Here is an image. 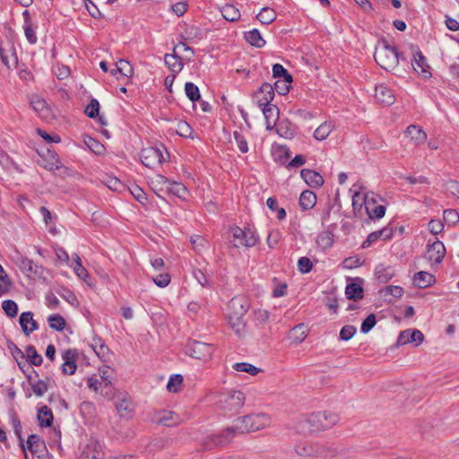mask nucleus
<instances>
[{"instance_id": "nucleus-59", "label": "nucleus", "mask_w": 459, "mask_h": 459, "mask_svg": "<svg viewBox=\"0 0 459 459\" xmlns=\"http://www.w3.org/2000/svg\"><path fill=\"white\" fill-rule=\"evenodd\" d=\"M180 51H183L186 53V56L185 58L186 60H190L191 57L194 56V50L192 48L188 47L186 44H185L184 42H179L178 44H177L174 48H173V52L174 53H178V52H180Z\"/></svg>"}, {"instance_id": "nucleus-42", "label": "nucleus", "mask_w": 459, "mask_h": 459, "mask_svg": "<svg viewBox=\"0 0 459 459\" xmlns=\"http://www.w3.org/2000/svg\"><path fill=\"white\" fill-rule=\"evenodd\" d=\"M276 12L269 7L262 8L260 13L256 15L257 20L264 24H270L276 19Z\"/></svg>"}, {"instance_id": "nucleus-54", "label": "nucleus", "mask_w": 459, "mask_h": 459, "mask_svg": "<svg viewBox=\"0 0 459 459\" xmlns=\"http://www.w3.org/2000/svg\"><path fill=\"white\" fill-rule=\"evenodd\" d=\"M11 423H12V427L13 429L14 434L19 438V440H20V442L22 444V447L23 451H25L24 445L22 444L23 443V438H22V424H21L20 420L18 419L17 416H13L12 418V420H11Z\"/></svg>"}, {"instance_id": "nucleus-30", "label": "nucleus", "mask_w": 459, "mask_h": 459, "mask_svg": "<svg viewBox=\"0 0 459 459\" xmlns=\"http://www.w3.org/2000/svg\"><path fill=\"white\" fill-rule=\"evenodd\" d=\"M375 275L379 282L385 283L394 275V271L391 266L378 264L375 269Z\"/></svg>"}, {"instance_id": "nucleus-58", "label": "nucleus", "mask_w": 459, "mask_h": 459, "mask_svg": "<svg viewBox=\"0 0 459 459\" xmlns=\"http://www.w3.org/2000/svg\"><path fill=\"white\" fill-rule=\"evenodd\" d=\"M356 332H357V329L355 326L350 325H345L342 328V330L340 332V338L342 341H349L350 339H351L354 336Z\"/></svg>"}, {"instance_id": "nucleus-23", "label": "nucleus", "mask_w": 459, "mask_h": 459, "mask_svg": "<svg viewBox=\"0 0 459 459\" xmlns=\"http://www.w3.org/2000/svg\"><path fill=\"white\" fill-rule=\"evenodd\" d=\"M155 420L167 427H172L179 422V417L171 411H161L157 413Z\"/></svg>"}, {"instance_id": "nucleus-50", "label": "nucleus", "mask_w": 459, "mask_h": 459, "mask_svg": "<svg viewBox=\"0 0 459 459\" xmlns=\"http://www.w3.org/2000/svg\"><path fill=\"white\" fill-rule=\"evenodd\" d=\"M26 355L30 364L34 366L41 365L43 359L41 355L38 354L36 348L32 345H29L26 350Z\"/></svg>"}, {"instance_id": "nucleus-46", "label": "nucleus", "mask_w": 459, "mask_h": 459, "mask_svg": "<svg viewBox=\"0 0 459 459\" xmlns=\"http://www.w3.org/2000/svg\"><path fill=\"white\" fill-rule=\"evenodd\" d=\"M183 383V377L180 374L172 375L167 384V389L170 393H178Z\"/></svg>"}, {"instance_id": "nucleus-48", "label": "nucleus", "mask_w": 459, "mask_h": 459, "mask_svg": "<svg viewBox=\"0 0 459 459\" xmlns=\"http://www.w3.org/2000/svg\"><path fill=\"white\" fill-rule=\"evenodd\" d=\"M277 134L284 138H292L294 135V131L290 126L289 122H280L275 126Z\"/></svg>"}, {"instance_id": "nucleus-16", "label": "nucleus", "mask_w": 459, "mask_h": 459, "mask_svg": "<svg viewBox=\"0 0 459 459\" xmlns=\"http://www.w3.org/2000/svg\"><path fill=\"white\" fill-rule=\"evenodd\" d=\"M363 201L370 219H381L385 216V207L384 205H375V200L370 198L368 195H364Z\"/></svg>"}, {"instance_id": "nucleus-18", "label": "nucleus", "mask_w": 459, "mask_h": 459, "mask_svg": "<svg viewBox=\"0 0 459 459\" xmlns=\"http://www.w3.org/2000/svg\"><path fill=\"white\" fill-rule=\"evenodd\" d=\"M334 230H335L334 224H329L328 228L325 230H324L320 234H318V236L316 238V244L320 248L325 250V249L330 248L333 246V244L334 242V239H333Z\"/></svg>"}, {"instance_id": "nucleus-17", "label": "nucleus", "mask_w": 459, "mask_h": 459, "mask_svg": "<svg viewBox=\"0 0 459 459\" xmlns=\"http://www.w3.org/2000/svg\"><path fill=\"white\" fill-rule=\"evenodd\" d=\"M262 108L265 118L266 129L272 130L277 125L280 110L276 105L273 104H268Z\"/></svg>"}, {"instance_id": "nucleus-15", "label": "nucleus", "mask_w": 459, "mask_h": 459, "mask_svg": "<svg viewBox=\"0 0 459 459\" xmlns=\"http://www.w3.org/2000/svg\"><path fill=\"white\" fill-rule=\"evenodd\" d=\"M19 266L20 269L29 276L33 274L38 277H42L45 272V268L42 265L35 264L28 257H22Z\"/></svg>"}, {"instance_id": "nucleus-49", "label": "nucleus", "mask_w": 459, "mask_h": 459, "mask_svg": "<svg viewBox=\"0 0 459 459\" xmlns=\"http://www.w3.org/2000/svg\"><path fill=\"white\" fill-rule=\"evenodd\" d=\"M167 190L179 198H183L187 192L186 187L182 183L171 181L169 182Z\"/></svg>"}, {"instance_id": "nucleus-3", "label": "nucleus", "mask_w": 459, "mask_h": 459, "mask_svg": "<svg viewBox=\"0 0 459 459\" xmlns=\"http://www.w3.org/2000/svg\"><path fill=\"white\" fill-rule=\"evenodd\" d=\"M248 309L249 301L246 297L236 296L228 304L229 323L238 335H241L245 331L244 316Z\"/></svg>"}, {"instance_id": "nucleus-55", "label": "nucleus", "mask_w": 459, "mask_h": 459, "mask_svg": "<svg viewBox=\"0 0 459 459\" xmlns=\"http://www.w3.org/2000/svg\"><path fill=\"white\" fill-rule=\"evenodd\" d=\"M233 135H234V139L237 143V146L239 149V151L242 153H247L248 152V144H247V142L246 138L244 137V135H242L238 131H235Z\"/></svg>"}, {"instance_id": "nucleus-1", "label": "nucleus", "mask_w": 459, "mask_h": 459, "mask_svg": "<svg viewBox=\"0 0 459 459\" xmlns=\"http://www.w3.org/2000/svg\"><path fill=\"white\" fill-rule=\"evenodd\" d=\"M271 419L264 413L250 414L237 419L234 427L227 428L221 433L207 437L203 443L205 449L223 446L229 444L237 433H248L263 429L269 426Z\"/></svg>"}, {"instance_id": "nucleus-14", "label": "nucleus", "mask_w": 459, "mask_h": 459, "mask_svg": "<svg viewBox=\"0 0 459 459\" xmlns=\"http://www.w3.org/2000/svg\"><path fill=\"white\" fill-rule=\"evenodd\" d=\"M115 407L121 417H130L134 411V404L127 394H121L117 396Z\"/></svg>"}, {"instance_id": "nucleus-56", "label": "nucleus", "mask_w": 459, "mask_h": 459, "mask_svg": "<svg viewBox=\"0 0 459 459\" xmlns=\"http://www.w3.org/2000/svg\"><path fill=\"white\" fill-rule=\"evenodd\" d=\"M376 316L374 314L368 315L362 322L360 331L363 333H368L376 325Z\"/></svg>"}, {"instance_id": "nucleus-36", "label": "nucleus", "mask_w": 459, "mask_h": 459, "mask_svg": "<svg viewBox=\"0 0 459 459\" xmlns=\"http://www.w3.org/2000/svg\"><path fill=\"white\" fill-rule=\"evenodd\" d=\"M44 163L41 165L45 169L48 170H56L61 168L62 164L57 156V154L54 152L48 151V157L43 158Z\"/></svg>"}, {"instance_id": "nucleus-26", "label": "nucleus", "mask_w": 459, "mask_h": 459, "mask_svg": "<svg viewBox=\"0 0 459 459\" xmlns=\"http://www.w3.org/2000/svg\"><path fill=\"white\" fill-rule=\"evenodd\" d=\"M405 133L416 145L421 144L427 140V134L418 126H409Z\"/></svg>"}, {"instance_id": "nucleus-11", "label": "nucleus", "mask_w": 459, "mask_h": 459, "mask_svg": "<svg viewBox=\"0 0 459 459\" xmlns=\"http://www.w3.org/2000/svg\"><path fill=\"white\" fill-rule=\"evenodd\" d=\"M274 98V90L273 87L267 82H264L261 85L257 91L254 94V100L256 104L262 108L265 105L271 104L272 100Z\"/></svg>"}, {"instance_id": "nucleus-2", "label": "nucleus", "mask_w": 459, "mask_h": 459, "mask_svg": "<svg viewBox=\"0 0 459 459\" xmlns=\"http://www.w3.org/2000/svg\"><path fill=\"white\" fill-rule=\"evenodd\" d=\"M339 420L340 417L336 413L318 411L304 416L299 420L296 428L299 433L306 435L330 429Z\"/></svg>"}, {"instance_id": "nucleus-27", "label": "nucleus", "mask_w": 459, "mask_h": 459, "mask_svg": "<svg viewBox=\"0 0 459 459\" xmlns=\"http://www.w3.org/2000/svg\"><path fill=\"white\" fill-rule=\"evenodd\" d=\"M30 103L32 108L42 117H48L49 110L45 100L39 95H32L30 98Z\"/></svg>"}, {"instance_id": "nucleus-45", "label": "nucleus", "mask_w": 459, "mask_h": 459, "mask_svg": "<svg viewBox=\"0 0 459 459\" xmlns=\"http://www.w3.org/2000/svg\"><path fill=\"white\" fill-rule=\"evenodd\" d=\"M233 368L239 372H246L251 376H255L262 371L261 368L247 362H238L233 365Z\"/></svg>"}, {"instance_id": "nucleus-60", "label": "nucleus", "mask_w": 459, "mask_h": 459, "mask_svg": "<svg viewBox=\"0 0 459 459\" xmlns=\"http://www.w3.org/2000/svg\"><path fill=\"white\" fill-rule=\"evenodd\" d=\"M299 271L302 273H307L312 269V262L307 256H302L298 261Z\"/></svg>"}, {"instance_id": "nucleus-37", "label": "nucleus", "mask_w": 459, "mask_h": 459, "mask_svg": "<svg viewBox=\"0 0 459 459\" xmlns=\"http://www.w3.org/2000/svg\"><path fill=\"white\" fill-rule=\"evenodd\" d=\"M117 73L121 74L125 77L130 78L134 74V69L128 61L120 59L117 63L116 68L111 70V74L114 75Z\"/></svg>"}, {"instance_id": "nucleus-6", "label": "nucleus", "mask_w": 459, "mask_h": 459, "mask_svg": "<svg viewBox=\"0 0 459 459\" xmlns=\"http://www.w3.org/2000/svg\"><path fill=\"white\" fill-rule=\"evenodd\" d=\"M168 157L169 153L163 145L146 147L141 152L142 163L150 169L160 165L163 161L167 160Z\"/></svg>"}, {"instance_id": "nucleus-38", "label": "nucleus", "mask_w": 459, "mask_h": 459, "mask_svg": "<svg viewBox=\"0 0 459 459\" xmlns=\"http://www.w3.org/2000/svg\"><path fill=\"white\" fill-rule=\"evenodd\" d=\"M221 13L223 18L229 22H237L240 18L239 10L233 4H225Z\"/></svg>"}, {"instance_id": "nucleus-34", "label": "nucleus", "mask_w": 459, "mask_h": 459, "mask_svg": "<svg viewBox=\"0 0 459 459\" xmlns=\"http://www.w3.org/2000/svg\"><path fill=\"white\" fill-rule=\"evenodd\" d=\"M307 336V330L303 324L293 327L290 333V339L295 344L302 342Z\"/></svg>"}, {"instance_id": "nucleus-39", "label": "nucleus", "mask_w": 459, "mask_h": 459, "mask_svg": "<svg viewBox=\"0 0 459 459\" xmlns=\"http://www.w3.org/2000/svg\"><path fill=\"white\" fill-rule=\"evenodd\" d=\"M27 448L31 454H38L41 448H45V443L38 435H30L27 439Z\"/></svg>"}, {"instance_id": "nucleus-32", "label": "nucleus", "mask_w": 459, "mask_h": 459, "mask_svg": "<svg viewBox=\"0 0 459 459\" xmlns=\"http://www.w3.org/2000/svg\"><path fill=\"white\" fill-rule=\"evenodd\" d=\"M169 182V180L166 177L157 174L150 178L149 185L153 192L160 195L159 192H161L164 190V188H167Z\"/></svg>"}, {"instance_id": "nucleus-52", "label": "nucleus", "mask_w": 459, "mask_h": 459, "mask_svg": "<svg viewBox=\"0 0 459 459\" xmlns=\"http://www.w3.org/2000/svg\"><path fill=\"white\" fill-rule=\"evenodd\" d=\"M2 308L4 311L5 315L11 318H13L17 316L18 306L13 300L7 299L3 301Z\"/></svg>"}, {"instance_id": "nucleus-61", "label": "nucleus", "mask_w": 459, "mask_h": 459, "mask_svg": "<svg viewBox=\"0 0 459 459\" xmlns=\"http://www.w3.org/2000/svg\"><path fill=\"white\" fill-rule=\"evenodd\" d=\"M281 239V233L279 230H273L267 236V245L270 248H274Z\"/></svg>"}, {"instance_id": "nucleus-5", "label": "nucleus", "mask_w": 459, "mask_h": 459, "mask_svg": "<svg viewBox=\"0 0 459 459\" xmlns=\"http://www.w3.org/2000/svg\"><path fill=\"white\" fill-rule=\"evenodd\" d=\"M374 58L383 69L392 71L397 66L400 58H403V56L397 52L394 47L384 41L376 48Z\"/></svg>"}, {"instance_id": "nucleus-31", "label": "nucleus", "mask_w": 459, "mask_h": 459, "mask_svg": "<svg viewBox=\"0 0 459 459\" xmlns=\"http://www.w3.org/2000/svg\"><path fill=\"white\" fill-rule=\"evenodd\" d=\"M345 295L347 299L358 301L359 299H362L364 297L363 288L359 283L351 282L346 286Z\"/></svg>"}, {"instance_id": "nucleus-21", "label": "nucleus", "mask_w": 459, "mask_h": 459, "mask_svg": "<svg viewBox=\"0 0 459 459\" xmlns=\"http://www.w3.org/2000/svg\"><path fill=\"white\" fill-rule=\"evenodd\" d=\"M300 176L310 187H320L324 184L323 177L315 170L304 169Z\"/></svg>"}, {"instance_id": "nucleus-35", "label": "nucleus", "mask_w": 459, "mask_h": 459, "mask_svg": "<svg viewBox=\"0 0 459 459\" xmlns=\"http://www.w3.org/2000/svg\"><path fill=\"white\" fill-rule=\"evenodd\" d=\"M295 452L299 456L308 457L317 455V449L314 445L301 442L296 445Z\"/></svg>"}, {"instance_id": "nucleus-7", "label": "nucleus", "mask_w": 459, "mask_h": 459, "mask_svg": "<svg viewBox=\"0 0 459 459\" xmlns=\"http://www.w3.org/2000/svg\"><path fill=\"white\" fill-rule=\"evenodd\" d=\"M213 351V347L209 343L198 341H190L186 345V352L194 359L207 361L212 359Z\"/></svg>"}, {"instance_id": "nucleus-4", "label": "nucleus", "mask_w": 459, "mask_h": 459, "mask_svg": "<svg viewBox=\"0 0 459 459\" xmlns=\"http://www.w3.org/2000/svg\"><path fill=\"white\" fill-rule=\"evenodd\" d=\"M246 401V395L239 390H228L218 394L215 397L216 407L226 413H238Z\"/></svg>"}, {"instance_id": "nucleus-44", "label": "nucleus", "mask_w": 459, "mask_h": 459, "mask_svg": "<svg viewBox=\"0 0 459 459\" xmlns=\"http://www.w3.org/2000/svg\"><path fill=\"white\" fill-rule=\"evenodd\" d=\"M291 82V75H287L283 80H278L275 82L273 90L280 95H285L289 92Z\"/></svg>"}, {"instance_id": "nucleus-53", "label": "nucleus", "mask_w": 459, "mask_h": 459, "mask_svg": "<svg viewBox=\"0 0 459 459\" xmlns=\"http://www.w3.org/2000/svg\"><path fill=\"white\" fill-rule=\"evenodd\" d=\"M99 111L100 103L96 99H92L84 109V113L91 118L97 117L99 115Z\"/></svg>"}, {"instance_id": "nucleus-51", "label": "nucleus", "mask_w": 459, "mask_h": 459, "mask_svg": "<svg viewBox=\"0 0 459 459\" xmlns=\"http://www.w3.org/2000/svg\"><path fill=\"white\" fill-rule=\"evenodd\" d=\"M185 91L186 95L191 101L195 102L196 100H199L200 91L198 87L195 83L190 82H186L185 84Z\"/></svg>"}, {"instance_id": "nucleus-43", "label": "nucleus", "mask_w": 459, "mask_h": 459, "mask_svg": "<svg viewBox=\"0 0 459 459\" xmlns=\"http://www.w3.org/2000/svg\"><path fill=\"white\" fill-rule=\"evenodd\" d=\"M83 142L85 145L94 153L96 154H102L105 151L104 145L99 142L98 140L94 139L93 137L90 135H85L83 137Z\"/></svg>"}, {"instance_id": "nucleus-19", "label": "nucleus", "mask_w": 459, "mask_h": 459, "mask_svg": "<svg viewBox=\"0 0 459 459\" xmlns=\"http://www.w3.org/2000/svg\"><path fill=\"white\" fill-rule=\"evenodd\" d=\"M375 97L377 101L387 106L394 104L395 101L393 91L384 84L376 86Z\"/></svg>"}, {"instance_id": "nucleus-40", "label": "nucleus", "mask_w": 459, "mask_h": 459, "mask_svg": "<svg viewBox=\"0 0 459 459\" xmlns=\"http://www.w3.org/2000/svg\"><path fill=\"white\" fill-rule=\"evenodd\" d=\"M245 38L247 42L256 48H262L265 45V40L262 38L259 30L256 29L246 32Z\"/></svg>"}, {"instance_id": "nucleus-13", "label": "nucleus", "mask_w": 459, "mask_h": 459, "mask_svg": "<svg viewBox=\"0 0 459 459\" xmlns=\"http://www.w3.org/2000/svg\"><path fill=\"white\" fill-rule=\"evenodd\" d=\"M446 255V247L444 244L437 240L431 245L428 246L427 251H426V258L434 264H439L443 260L444 256Z\"/></svg>"}, {"instance_id": "nucleus-28", "label": "nucleus", "mask_w": 459, "mask_h": 459, "mask_svg": "<svg viewBox=\"0 0 459 459\" xmlns=\"http://www.w3.org/2000/svg\"><path fill=\"white\" fill-rule=\"evenodd\" d=\"M299 204L302 210L312 209L316 204V195L310 190H304L299 196Z\"/></svg>"}, {"instance_id": "nucleus-29", "label": "nucleus", "mask_w": 459, "mask_h": 459, "mask_svg": "<svg viewBox=\"0 0 459 459\" xmlns=\"http://www.w3.org/2000/svg\"><path fill=\"white\" fill-rule=\"evenodd\" d=\"M74 358V352L71 350H67L63 355L65 362L62 365V372L64 374L73 375L75 372L77 366Z\"/></svg>"}, {"instance_id": "nucleus-47", "label": "nucleus", "mask_w": 459, "mask_h": 459, "mask_svg": "<svg viewBox=\"0 0 459 459\" xmlns=\"http://www.w3.org/2000/svg\"><path fill=\"white\" fill-rule=\"evenodd\" d=\"M48 322L49 327L56 331H62L65 326V318L58 314L50 315L48 318Z\"/></svg>"}, {"instance_id": "nucleus-22", "label": "nucleus", "mask_w": 459, "mask_h": 459, "mask_svg": "<svg viewBox=\"0 0 459 459\" xmlns=\"http://www.w3.org/2000/svg\"><path fill=\"white\" fill-rule=\"evenodd\" d=\"M83 459H103L101 446L97 441L91 440L82 453Z\"/></svg>"}, {"instance_id": "nucleus-10", "label": "nucleus", "mask_w": 459, "mask_h": 459, "mask_svg": "<svg viewBox=\"0 0 459 459\" xmlns=\"http://www.w3.org/2000/svg\"><path fill=\"white\" fill-rule=\"evenodd\" d=\"M423 340L424 335L420 330L407 329L400 333L396 341V346H403L412 342L419 346L422 343Z\"/></svg>"}, {"instance_id": "nucleus-25", "label": "nucleus", "mask_w": 459, "mask_h": 459, "mask_svg": "<svg viewBox=\"0 0 459 459\" xmlns=\"http://www.w3.org/2000/svg\"><path fill=\"white\" fill-rule=\"evenodd\" d=\"M164 62L173 74L179 73L183 68L182 58L178 55L177 52H173V54H166L164 56Z\"/></svg>"}, {"instance_id": "nucleus-8", "label": "nucleus", "mask_w": 459, "mask_h": 459, "mask_svg": "<svg viewBox=\"0 0 459 459\" xmlns=\"http://www.w3.org/2000/svg\"><path fill=\"white\" fill-rule=\"evenodd\" d=\"M230 232L234 238V247H239L240 246L246 247H252L255 246L258 241L257 235L249 229L242 230L239 227L230 229Z\"/></svg>"}, {"instance_id": "nucleus-33", "label": "nucleus", "mask_w": 459, "mask_h": 459, "mask_svg": "<svg viewBox=\"0 0 459 459\" xmlns=\"http://www.w3.org/2000/svg\"><path fill=\"white\" fill-rule=\"evenodd\" d=\"M37 418L40 427H50L53 422V413L47 405L39 409Z\"/></svg>"}, {"instance_id": "nucleus-41", "label": "nucleus", "mask_w": 459, "mask_h": 459, "mask_svg": "<svg viewBox=\"0 0 459 459\" xmlns=\"http://www.w3.org/2000/svg\"><path fill=\"white\" fill-rule=\"evenodd\" d=\"M333 126L331 122H325L321 124L314 132L315 139L323 141L328 137L333 131Z\"/></svg>"}, {"instance_id": "nucleus-9", "label": "nucleus", "mask_w": 459, "mask_h": 459, "mask_svg": "<svg viewBox=\"0 0 459 459\" xmlns=\"http://www.w3.org/2000/svg\"><path fill=\"white\" fill-rule=\"evenodd\" d=\"M411 51L412 55L411 65L416 73L428 78L431 75L430 67L427 64L426 58L418 47L411 45Z\"/></svg>"}, {"instance_id": "nucleus-24", "label": "nucleus", "mask_w": 459, "mask_h": 459, "mask_svg": "<svg viewBox=\"0 0 459 459\" xmlns=\"http://www.w3.org/2000/svg\"><path fill=\"white\" fill-rule=\"evenodd\" d=\"M435 282L434 276L424 271L418 272L413 276V284L420 289L431 286Z\"/></svg>"}, {"instance_id": "nucleus-20", "label": "nucleus", "mask_w": 459, "mask_h": 459, "mask_svg": "<svg viewBox=\"0 0 459 459\" xmlns=\"http://www.w3.org/2000/svg\"><path fill=\"white\" fill-rule=\"evenodd\" d=\"M19 323L26 336H29L39 327L38 323L33 319V313L30 311L21 314Z\"/></svg>"}, {"instance_id": "nucleus-57", "label": "nucleus", "mask_w": 459, "mask_h": 459, "mask_svg": "<svg viewBox=\"0 0 459 459\" xmlns=\"http://www.w3.org/2000/svg\"><path fill=\"white\" fill-rule=\"evenodd\" d=\"M31 389L37 396H42L48 391V384L43 380H38L31 384Z\"/></svg>"}, {"instance_id": "nucleus-62", "label": "nucleus", "mask_w": 459, "mask_h": 459, "mask_svg": "<svg viewBox=\"0 0 459 459\" xmlns=\"http://www.w3.org/2000/svg\"><path fill=\"white\" fill-rule=\"evenodd\" d=\"M153 282L160 288L168 286L170 282V275L169 273H160L152 279Z\"/></svg>"}, {"instance_id": "nucleus-64", "label": "nucleus", "mask_w": 459, "mask_h": 459, "mask_svg": "<svg viewBox=\"0 0 459 459\" xmlns=\"http://www.w3.org/2000/svg\"><path fill=\"white\" fill-rule=\"evenodd\" d=\"M444 220L449 223L455 224L459 221V214L453 209L445 210Z\"/></svg>"}, {"instance_id": "nucleus-63", "label": "nucleus", "mask_w": 459, "mask_h": 459, "mask_svg": "<svg viewBox=\"0 0 459 459\" xmlns=\"http://www.w3.org/2000/svg\"><path fill=\"white\" fill-rule=\"evenodd\" d=\"M429 230L431 234L437 235L444 230V224L441 221L431 220L429 222Z\"/></svg>"}, {"instance_id": "nucleus-12", "label": "nucleus", "mask_w": 459, "mask_h": 459, "mask_svg": "<svg viewBox=\"0 0 459 459\" xmlns=\"http://www.w3.org/2000/svg\"><path fill=\"white\" fill-rule=\"evenodd\" d=\"M0 56L3 64L8 67L11 68L16 67L18 64V56L16 54L15 48L13 44L7 43V44H1L0 45Z\"/></svg>"}]
</instances>
